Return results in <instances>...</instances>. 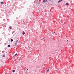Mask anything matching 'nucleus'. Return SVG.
Instances as JSON below:
<instances>
[{
  "label": "nucleus",
  "mask_w": 74,
  "mask_h": 74,
  "mask_svg": "<svg viewBox=\"0 0 74 74\" xmlns=\"http://www.w3.org/2000/svg\"><path fill=\"white\" fill-rule=\"evenodd\" d=\"M12 72H13V73H14V72H15V70H13Z\"/></svg>",
  "instance_id": "nucleus-8"
},
{
  "label": "nucleus",
  "mask_w": 74,
  "mask_h": 74,
  "mask_svg": "<svg viewBox=\"0 0 74 74\" xmlns=\"http://www.w3.org/2000/svg\"><path fill=\"white\" fill-rule=\"evenodd\" d=\"M27 70H28V69H27Z\"/></svg>",
  "instance_id": "nucleus-18"
},
{
  "label": "nucleus",
  "mask_w": 74,
  "mask_h": 74,
  "mask_svg": "<svg viewBox=\"0 0 74 74\" xmlns=\"http://www.w3.org/2000/svg\"><path fill=\"white\" fill-rule=\"evenodd\" d=\"M16 55H17V53H16V54H15V55H14V56H16Z\"/></svg>",
  "instance_id": "nucleus-11"
},
{
  "label": "nucleus",
  "mask_w": 74,
  "mask_h": 74,
  "mask_svg": "<svg viewBox=\"0 0 74 74\" xmlns=\"http://www.w3.org/2000/svg\"><path fill=\"white\" fill-rule=\"evenodd\" d=\"M8 47H10V45H8Z\"/></svg>",
  "instance_id": "nucleus-10"
},
{
  "label": "nucleus",
  "mask_w": 74,
  "mask_h": 74,
  "mask_svg": "<svg viewBox=\"0 0 74 74\" xmlns=\"http://www.w3.org/2000/svg\"><path fill=\"white\" fill-rule=\"evenodd\" d=\"M48 71H49V69H48L47 70V72H48Z\"/></svg>",
  "instance_id": "nucleus-14"
},
{
  "label": "nucleus",
  "mask_w": 74,
  "mask_h": 74,
  "mask_svg": "<svg viewBox=\"0 0 74 74\" xmlns=\"http://www.w3.org/2000/svg\"><path fill=\"white\" fill-rule=\"evenodd\" d=\"M19 60H20L19 59Z\"/></svg>",
  "instance_id": "nucleus-17"
},
{
  "label": "nucleus",
  "mask_w": 74,
  "mask_h": 74,
  "mask_svg": "<svg viewBox=\"0 0 74 74\" xmlns=\"http://www.w3.org/2000/svg\"><path fill=\"white\" fill-rule=\"evenodd\" d=\"M42 40H44L43 41H44V38H42Z\"/></svg>",
  "instance_id": "nucleus-9"
},
{
  "label": "nucleus",
  "mask_w": 74,
  "mask_h": 74,
  "mask_svg": "<svg viewBox=\"0 0 74 74\" xmlns=\"http://www.w3.org/2000/svg\"><path fill=\"white\" fill-rule=\"evenodd\" d=\"M22 34H23V35H24V34H25V33L24 31H23Z\"/></svg>",
  "instance_id": "nucleus-4"
},
{
  "label": "nucleus",
  "mask_w": 74,
  "mask_h": 74,
  "mask_svg": "<svg viewBox=\"0 0 74 74\" xmlns=\"http://www.w3.org/2000/svg\"><path fill=\"white\" fill-rule=\"evenodd\" d=\"M9 28H10V29H12V27H9Z\"/></svg>",
  "instance_id": "nucleus-6"
},
{
  "label": "nucleus",
  "mask_w": 74,
  "mask_h": 74,
  "mask_svg": "<svg viewBox=\"0 0 74 74\" xmlns=\"http://www.w3.org/2000/svg\"><path fill=\"white\" fill-rule=\"evenodd\" d=\"M18 42V40H17L16 41V42L15 43V45H17V44Z\"/></svg>",
  "instance_id": "nucleus-1"
},
{
  "label": "nucleus",
  "mask_w": 74,
  "mask_h": 74,
  "mask_svg": "<svg viewBox=\"0 0 74 74\" xmlns=\"http://www.w3.org/2000/svg\"><path fill=\"white\" fill-rule=\"evenodd\" d=\"M11 42L13 41V39H11Z\"/></svg>",
  "instance_id": "nucleus-7"
},
{
  "label": "nucleus",
  "mask_w": 74,
  "mask_h": 74,
  "mask_svg": "<svg viewBox=\"0 0 74 74\" xmlns=\"http://www.w3.org/2000/svg\"><path fill=\"white\" fill-rule=\"evenodd\" d=\"M73 5H74V3H73Z\"/></svg>",
  "instance_id": "nucleus-15"
},
{
  "label": "nucleus",
  "mask_w": 74,
  "mask_h": 74,
  "mask_svg": "<svg viewBox=\"0 0 74 74\" xmlns=\"http://www.w3.org/2000/svg\"><path fill=\"white\" fill-rule=\"evenodd\" d=\"M47 1V0H43V3H46Z\"/></svg>",
  "instance_id": "nucleus-2"
},
{
  "label": "nucleus",
  "mask_w": 74,
  "mask_h": 74,
  "mask_svg": "<svg viewBox=\"0 0 74 74\" xmlns=\"http://www.w3.org/2000/svg\"><path fill=\"white\" fill-rule=\"evenodd\" d=\"M63 1V0H60L58 1V3H60L61 1Z\"/></svg>",
  "instance_id": "nucleus-3"
},
{
  "label": "nucleus",
  "mask_w": 74,
  "mask_h": 74,
  "mask_svg": "<svg viewBox=\"0 0 74 74\" xmlns=\"http://www.w3.org/2000/svg\"><path fill=\"white\" fill-rule=\"evenodd\" d=\"M1 4H3V2H1Z\"/></svg>",
  "instance_id": "nucleus-12"
},
{
  "label": "nucleus",
  "mask_w": 74,
  "mask_h": 74,
  "mask_svg": "<svg viewBox=\"0 0 74 74\" xmlns=\"http://www.w3.org/2000/svg\"><path fill=\"white\" fill-rule=\"evenodd\" d=\"M55 33V32L53 33V34H54V33Z\"/></svg>",
  "instance_id": "nucleus-16"
},
{
  "label": "nucleus",
  "mask_w": 74,
  "mask_h": 74,
  "mask_svg": "<svg viewBox=\"0 0 74 74\" xmlns=\"http://www.w3.org/2000/svg\"><path fill=\"white\" fill-rule=\"evenodd\" d=\"M3 57H5V55H3Z\"/></svg>",
  "instance_id": "nucleus-13"
},
{
  "label": "nucleus",
  "mask_w": 74,
  "mask_h": 74,
  "mask_svg": "<svg viewBox=\"0 0 74 74\" xmlns=\"http://www.w3.org/2000/svg\"><path fill=\"white\" fill-rule=\"evenodd\" d=\"M69 3H66V5H69Z\"/></svg>",
  "instance_id": "nucleus-5"
}]
</instances>
